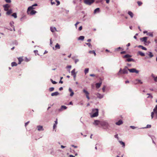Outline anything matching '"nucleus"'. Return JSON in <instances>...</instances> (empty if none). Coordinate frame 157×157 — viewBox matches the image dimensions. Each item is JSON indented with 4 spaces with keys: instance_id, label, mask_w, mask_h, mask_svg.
Returning a JSON list of instances; mask_svg holds the SVG:
<instances>
[{
    "instance_id": "49",
    "label": "nucleus",
    "mask_w": 157,
    "mask_h": 157,
    "mask_svg": "<svg viewBox=\"0 0 157 157\" xmlns=\"http://www.w3.org/2000/svg\"><path fill=\"white\" fill-rule=\"evenodd\" d=\"M151 127V125L147 124L146 127L144 128H150Z\"/></svg>"
},
{
    "instance_id": "14",
    "label": "nucleus",
    "mask_w": 157,
    "mask_h": 157,
    "mask_svg": "<svg viewBox=\"0 0 157 157\" xmlns=\"http://www.w3.org/2000/svg\"><path fill=\"white\" fill-rule=\"evenodd\" d=\"M34 7V6H33V5H32V6H30L28 8L27 11V13H29V12L31 10L35 9V8Z\"/></svg>"
},
{
    "instance_id": "20",
    "label": "nucleus",
    "mask_w": 157,
    "mask_h": 157,
    "mask_svg": "<svg viewBox=\"0 0 157 157\" xmlns=\"http://www.w3.org/2000/svg\"><path fill=\"white\" fill-rule=\"evenodd\" d=\"M101 83H102L101 82L100 83H96V88H99L100 87V86L101 84Z\"/></svg>"
},
{
    "instance_id": "52",
    "label": "nucleus",
    "mask_w": 157,
    "mask_h": 157,
    "mask_svg": "<svg viewBox=\"0 0 157 157\" xmlns=\"http://www.w3.org/2000/svg\"><path fill=\"white\" fill-rule=\"evenodd\" d=\"M130 128L132 129H135L136 128V127H135L133 126H130Z\"/></svg>"
},
{
    "instance_id": "28",
    "label": "nucleus",
    "mask_w": 157,
    "mask_h": 157,
    "mask_svg": "<svg viewBox=\"0 0 157 157\" xmlns=\"http://www.w3.org/2000/svg\"><path fill=\"white\" fill-rule=\"evenodd\" d=\"M84 38V37L83 36H80L78 38L79 40H83Z\"/></svg>"
},
{
    "instance_id": "16",
    "label": "nucleus",
    "mask_w": 157,
    "mask_h": 157,
    "mask_svg": "<svg viewBox=\"0 0 157 157\" xmlns=\"http://www.w3.org/2000/svg\"><path fill=\"white\" fill-rule=\"evenodd\" d=\"M116 124L118 125H120L123 124L122 121L121 120H119L118 122L116 123Z\"/></svg>"
},
{
    "instance_id": "56",
    "label": "nucleus",
    "mask_w": 157,
    "mask_h": 157,
    "mask_svg": "<svg viewBox=\"0 0 157 157\" xmlns=\"http://www.w3.org/2000/svg\"><path fill=\"white\" fill-rule=\"evenodd\" d=\"M79 61V60L78 59H75V63L76 64L77 62Z\"/></svg>"
},
{
    "instance_id": "12",
    "label": "nucleus",
    "mask_w": 157,
    "mask_h": 157,
    "mask_svg": "<svg viewBox=\"0 0 157 157\" xmlns=\"http://www.w3.org/2000/svg\"><path fill=\"white\" fill-rule=\"evenodd\" d=\"M95 95L97 96L98 98H99V99H101L104 96V94H101L100 93H96Z\"/></svg>"
},
{
    "instance_id": "19",
    "label": "nucleus",
    "mask_w": 157,
    "mask_h": 157,
    "mask_svg": "<svg viewBox=\"0 0 157 157\" xmlns=\"http://www.w3.org/2000/svg\"><path fill=\"white\" fill-rule=\"evenodd\" d=\"M69 91L71 92V94H70V96H73V95L74 94V93L73 91H72V89L70 88H69Z\"/></svg>"
},
{
    "instance_id": "7",
    "label": "nucleus",
    "mask_w": 157,
    "mask_h": 157,
    "mask_svg": "<svg viewBox=\"0 0 157 157\" xmlns=\"http://www.w3.org/2000/svg\"><path fill=\"white\" fill-rule=\"evenodd\" d=\"M148 37H143L140 38V40L142 42H144V44L145 45L146 44L147 40V39Z\"/></svg>"
},
{
    "instance_id": "13",
    "label": "nucleus",
    "mask_w": 157,
    "mask_h": 157,
    "mask_svg": "<svg viewBox=\"0 0 157 157\" xmlns=\"http://www.w3.org/2000/svg\"><path fill=\"white\" fill-rule=\"evenodd\" d=\"M67 107L64 105H62L61 107V108L59 109L58 111L59 112H61L63 109H67Z\"/></svg>"
},
{
    "instance_id": "63",
    "label": "nucleus",
    "mask_w": 157,
    "mask_h": 157,
    "mask_svg": "<svg viewBox=\"0 0 157 157\" xmlns=\"http://www.w3.org/2000/svg\"><path fill=\"white\" fill-rule=\"evenodd\" d=\"M57 6H58L60 4V3L59 1H57Z\"/></svg>"
},
{
    "instance_id": "45",
    "label": "nucleus",
    "mask_w": 157,
    "mask_h": 157,
    "mask_svg": "<svg viewBox=\"0 0 157 157\" xmlns=\"http://www.w3.org/2000/svg\"><path fill=\"white\" fill-rule=\"evenodd\" d=\"M86 44L88 45V46L90 48H91L92 47V45L90 43H86Z\"/></svg>"
},
{
    "instance_id": "42",
    "label": "nucleus",
    "mask_w": 157,
    "mask_h": 157,
    "mask_svg": "<svg viewBox=\"0 0 157 157\" xmlns=\"http://www.w3.org/2000/svg\"><path fill=\"white\" fill-rule=\"evenodd\" d=\"M147 35H148L150 36L153 37V34L152 33H148L147 34Z\"/></svg>"
},
{
    "instance_id": "44",
    "label": "nucleus",
    "mask_w": 157,
    "mask_h": 157,
    "mask_svg": "<svg viewBox=\"0 0 157 157\" xmlns=\"http://www.w3.org/2000/svg\"><path fill=\"white\" fill-rule=\"evenodd\" d=\"M150 42L148 40H147L145 44V45H149V44L150 43Z\"/></svg>"
},
{
    "instance_id": "22",
    "label": "nucleus",
    "mask_w": 157,
    "mask_h": 157,
    "mask_svg": "<svg viewBox=\"0 0 157 157\" xmlns=\"http://www.w3.org/2000/svg\"><path fill=\"white\" fill-rule=\"evenodd\" d=\"M138 54L139 55L142 56H145V54L141 51H138Z\"/></svg>"
},
{
    "instance_id": "34",
    "label": "nucleus",
    "mask_w": 157,
    "mask_h": 157,
    "mask_svg": "<svg viewBox=\"0 0 157 157\" xmlns=\"http://www.w3.org/2000/svg\"><path fill=\"white\" fill-rule=\"evenodd\" d=\"M52 38H51L50 40V45L52 47V48H53V49L54 50H55V48L54 47H53L52 46Z\"/></svg>"
},
{
    "instance_id": "6",
    "label": "nucleus",
    "mask_w": 157,
    "mask_h": 157,
    "mask_svg": "<svg viewBox=\"0 0 157 157\" xmlns=\"http://www.w3.org/2000/svg\"><path fill=\"white\" fill-rule=\"evenodd\" d=\"M128 70L131 73H136L137 74L139 72V71L136 70V69L134 68L128 69Z\"/></svg>"
},
{
    "instance_id": "5",
    "label": "nucleus",
    "mask_w": 157,
    "mask_h": 157,
    "mask_svg": "<svg viewBox=\"0 0 157 157\" xmlns=\"http://www.w3.org/2000/svg\"><path fill=\"white\" fill-rule=\"evenodd\" d=\"M153 111L151 113V119L153 118L154 113H157V105H156L153 109Z\"/></svg>"
},
{
    "instance_id": "55",
    "label": "nucleus",
    "mask_w": 157,
    "mask_h": 157,
    "mask_svg": "<svg viewBox=\"0 0 157 157\" xmlns=\"http://www.w3.org/2000/svg\"><path fill=\"white\" fill-rule=\"evenodd\" d=\"M79 23V22H77L75 24V27L76 29L77 28V25Z\"/></svg>"
},
{
    "instance_id": "23",
    "label": "nucleus",
    "mask_w": 157,
    "mask_h": 157,
    "mask_svg": "<svg viewBox=\"0 0 157 157\" xmlns=\"http://www.w3.org/2000/svg\"><path fill=\"white\" fill-rule=\"evenodd\" d=\"M18 59L19 61L18 64H20L21 62L23 61V59L21 57L18 58Z\"/></svg>"
},
{
    "instance_id": "43",
    "label": "nucleus",
    "mask_w": 157,
    "mask_h": 157,
    "mask_svg": "<svg viewBox=\"0 0 157 157\" xmlns=\"http://www.w3.org/2000/svg\"><path fill=\"white\" fill-rule=\"evenodd\" d=\"M147 95H148L149 96L147 97V98H153V96L151 95L150 94L147 93Z\"/></svg>"
},
{
    "instance_id": "25",
    "label": "nucleus",
    "mask_w": 157,
    "mask_h": 157,
    "mask_svg": "<svg viewBox=\"0 0 157 157\" xmlns=\"http://www.w3.org/2000/svg\"><path fill=\"white\" fill-rule=\"evenodd\" d=\"M7 12L6 13L7 15H9L12 13V10L11 9H10L7 11Z\"/></svg>"
},
{
    "instance_id": "36",
    "label": "nucleus",
    "mask_w": 157,
    "mask_h": 157,
    "mask_svg": "<svg viewBox=\"0 0 157 157\" xmlns=\"http://www.w3.org/2000/svg\"><path fill=\"white\" fill-rule=\"evenodd\" d=\"M89 53H90V54H91V53H93L94 54V55L95 56H96V53L95 52V51L94 50L93 51H89Z\"/></svg>"
},
{
    "instance_id": "62",
    "label": "nucleus",
    "mask_w": 157,
    "mask_h": 157,
    "mask_svg": "<svg viewBox=\"0 0 157 157\" xmlns=\"http://www.w3.org/2000/svg\"><path fill=\"white\" fill-rule=\"evenodd\" d=\"M71 146L72 147H73L75 148H76L77 147V146H75L74 145H71Z\"/></svg>"
},
{
    "instance_id": "58",
    "label": "nucleus",
    "mask_w": 157,
    "mask_h": 157,
    "mask_svg": "<svg viewBox=\"0 0 157 157\" xmlns=\"http://www.w3.org/2000/svg\"><path fill=\"white\" fill-rule=\"evenodd\" d=\"M114 137L115 138H117V139H118V134H116L114 136Z\"/></svg>"
},
{
    "instance_id": "4",
    "label": "nucleus",
    "mask_w": 157,
    "mask_h": 157,
    "mask_svg": "<svg viewBox=\"0 0 157 157\" xmlns=\"http://www.w3.org/2000/svg\"><path fill=\"white\" fill-rule=\"evenodd\" d=\"M84 2L86 5H90L93 3L95 0H83Z\"/></svg>"
},
{
    "instance_id": "50",
    "label": "nucleus",
    "mask_w": 157,
    "mask_h": 157,
    "mask_svg": "<svg viewBox=\"0 0 157 157\" xmlns=\"http://www.w3.org/2000/svg\"><path fill=\"white\" fill-rule=\"evenodd\" d=\"M105 86H104L102 88L103 92H104L105 91Z\"/></svg>"
},
{
    "instance_id": "30",
    "label": "nucleus",
    "mask_w": 157,
    "mask_h": 157,
    "mask_svg": "<svg viewBox=\"0 0 157 157\" xmlns=\"http://www.w3.org/2000/svg\"><path fill=\"white\" fill-rule=\"evenodd\" d=\"M126 61H128V62H131V61L134 62V60L132 58H128L126 59Z\"/></svg>"
},
{
    "instance_id": "64",
    "label": "nucleus",
    "mask_w": 157,
    "mask_h": 157,
    "mask_svg": "<svg viewBox=\"0 0 157 157\" xmlns=\"http://www.w3.org/2000/svg\"><path fill=\"white\" fill-rule=\"evenodd\" d=\"M155 42L156 43V44L157 43V38H156L155 39Z\"/></svg>"
},
{
    "instance_id": "21",
    "label": "nucleus",
    "mask_w": 157,
    "mask_h": 157,
    "mask_svg": "<svg viewBox=\"0 0 157 157\" xmlns=\"http://www.w3.org/2000/svg\"><path fill=\"white\" fill-rule=\"evenodd\" d=\"M137 47L139 48H141L142 49L145 50H147V49L145 47L143 46L142 45H139L137 46Z\"/></svg>"
},
{
    "instance_id": "15",
    "label": "nucleus",
    "mask_w": 157,
    "mask_h": 157,
    "mask_svg": "<svg viewBox=\"0 0 157 157\" xmlns=\"http://www.w3.org/2000/svg\"><path fill=\"white\" fill-rule=\"evenodd\" d=\"M37 13V12L33 10H31L29 12V13L28 14H30L31 15H33Z\"/></svg>"
},
{
    "instance_id": "9",
    "label": "nucleus",
    "mask_w": 157,
    "mask_h": 157,
    "mask_svg": "<svg viewBox=\"0 0 157 157\" xmlns=\"http://www.w3.org/2000/svg\"><path fill=\"white\" fill-rule=\"evenodd\" d=\"M36 128L38 131H43L44 130V129L42 126L40 125H38L37 126Z\"/></svg>"
},
{
    "instance_id": "54",
    "label": "nucleus",
    "mask_w": 157,
    "mask_h": 157,
    "mask_svg": "<svg viewBox=\"0 0 157 157\" xmlns=\"http://www.w3.org/2000/svg\"><path fill=\"white\" fill-rule=\"evenodd\" d=\"M5 0L7 3H10L11 2V0Z\"/></svg>"
},
{
    "instance_id": "60",
    "label": "nucleus",
    "mask_w": 157,
    "mask_h": 157,
    "mask_svg": "<svg viewBox=\"0 0 157 157\" xmlns=\"http://www.w3.org/2000/svg\"><path fill=\"white\" fill-rule=\"evenodd\" d=\"M90 76L91 77H94L95 76V75L94 74H91L90 75Z\"/></svg>"
},
{
    "instance_id": "33",
    "label": "nucleus",
    "mask_w": 157,
    "mask_h": 157,
    "mask_svg": "<svg viewBox=\"0 0 157 157\" xmlns=\"http://www.w3.org/2000/svg\"><path fill=\"white\" fill-rule=\"evenodd\" d=\"M17 64L15 62H13L11 63L12 67L16 66Z\"/></svg>"
},
{
    "instance_id": "37",
    "label": "nucleus",
    "mask_w": 157,
    "mask_h": 157,
    "mask_svg": "<svg viewBox=\"0 0 157 157\" xmlns=\"http://www.w3.org/2000/svg\"><path fill=\"white\" fill-rule=\"evenodd\" d=\"M119 143H120V144L122 145V147H124L125 146V143L122 141H119Z\"/></svg>"
},
{
    "instance_id": "3",
    "label": "nucleus",
    "mask_w": 157,
    "mask_h": 157,
    "mask_svg": "<svg viewBox=\"0 0 157 157\" xmlns=\"http://www.w3.org/2000/svg\"><path fill=\"white\" fill-rule=\"evenodd\" d=\"M101 125L104 129L107 128L109 126L108 123L105 121H101Z\"/></svg>"
},
{
    "instance_id": "17",
    "label": "nucleus",
    "mask_w": 157,
    "mask_h": 157,
    "mask_svg": "<svg viewBox=\"0 0 157 157\" xmlns=\"http://www.w3.org/2000/svg\"><path fill=\"white\" fill-rule=\"evenodd\" d=\"M151 77L154 79L155 82H157V76H155L153 74H152L151 75Z\"/></svg>"
},
{
    "instance_id": "24",
    "label": "nucleus",
    "mask_w": 157,
    "mask_h": 157,
    "mask_svg": "<svg viewBox=\"0 0 157 157\" xmlns=\"http://www.w3.org/2000/svg\"><path fill=\"white\" fill-rule=\"evenodd\" d=\"M100 11L99 8H97L94 11V14H95L97 13H99Z\"/></svg>"
},
{
    "instance_id": "35",
    "label": "nucleus",
    "mask_w": 157,
    "mask_h": 157,
    "mask_svg": "<svg viewBox=\"0 0 157 157\" xmlns=\"http://www.w3.org/2000/svg\"><path fill=\"white\" fill-rule=\"evenodd\" d=\"M55 48L56 49H59L60 48V46L58 43H57L55 45Z\"/></svg>"
},
{
    "instance_id": "27",
    "label": "nucleus",
    "mask_w": 157,
    "mask_h": 157,
    "mask_svg": "<svg viewBox=\"0 0 157 157\" xmlns=\"http://www.w3.org/2000/svg\"><path fill=\"white\" fill-rule=\"evenodd\" d=\"M128 14L131 17V18L133 17V14L132 12H131L130 11H129L128 12Z\"/></svg>"
},
{
    "instance_id": "48",
    "label": "nucleus",
    "mask_w": 157,
    "mask_h": 157,
    "mask_svg": "<svg viewBox=\"0 0 157 157\" xmlns=\"http://www.w3.org/2000/svg\"><path fill=\"white\" fill-rule=\"evenodd\" d=\"M137 3L138 5L139 6H141L142 4V3L141 2H140V1H138Z\"/></svg>"
},
{
    "instance_id": "11",
    "label": "nucleus",
    "mask_w": 157,
    "mask_h": 157,
    "mask_svg": "<svg viewBox=\"0 0 157 157\" xmlns=\"http://www.w3.org/2000/svg\"><path fill=\"white\" fill-rule=\"evenodd\" d=\"M3 7L4 8V10L7 11L8 10V9L9 8L10 6L8 4H6L4 5Z\"/></svg>"
},
{
    "instance_id": "26",
    "label": "nucleus",
    "mask_w": 157,
    "mask_h": 157,
    "mask_svg": "<svg viewBox=\"0 0 157 157\" xmlns=\"http://www.w3.org/2000/svg\"><path fill=\"white\" fill-rule=\"evenodd\" d=\"M50 30L52 32H54L55 31H56V29L55 27H51Z\"/></svg>"
},
{
    "instance_id": "32",
    "label": "nucleus",
    "mask_w": 157,
    "mask_h": 157,
    "mask_svg": "<svg viewBox=\"0 0 157 157\" xmlns=\"http://www.w3.org/2000/svg\"><path fill=\"white\" fill-rule=\"evenodd\" d=\"M131 57V56L127 54H126V55L124 56H123V58H128L130 57Z\"/></svg>"
},
{
    "instance_id": "10",
    "label": "nucleus",
    "mask_w": 157,
    "mask_h": 157,
    "mask_svg": "<svg viewBox=\"0 0 157 157\" xmlns=\"http://www.w3.org/2000/svg\"><path fill=\"white\" fill-rule=\"evenodd\" d=\"M134 83L135 84H138L139 83L141 84L143 83V82L141 81V80L139 79H136L134 82Z\"/></svg>"
},
{
    "instance_id": "53",
    "label": "nucleus",
    "mask_w": 157,
    "mask_h": 157,
    "mask_svg": "<svg viewBox=\"0 0 157 157\" xmlns=\"http://www.w3.org/2000/svg\"><path fill=\"white\" fill-rule=\"evenodd\" d=\"M56 124H54L53 126V129L54 130L56 128Z\"/></svg>"
},
{
    "instance_id": "40",
    "label": "nucleus",
    "mask_w": 157,
    "mask_h": 157,
    "mask_svg": "<svg viewBox=\"0 0 157 157\" xmlns=\"http://www.w3.org/2000/svg\"><path fill=\"white\" fill-rule=\"evenodd\" d=\"M14 22L12 21L11 22H10V25L12 28H14V25H13V24H14Z\"/></svg>"
},
{
    "instance_id": "57",
    "label": "nucleus",
    "mask_w": 157,
    "mask_h": 157,
    "mask_svg": "<svg viewBox=\"0 0 157 157\" xmlns=\"http://www.w3.org/2000/svg\"><path fill=\"white\" fill-rule=\"evenodd\" d=\"M76 74L72 75L73 76L74 79V80H75Z\"/></svg>"
},
{
    "instance_id": "8",
    "label": "nucleus",
    "mask_w": 157,
    "mask_h": 157,
    "mask_svg": "<svg viewBox=\"0 0 157 157\" xmlns=\"http://www.w3.org/2000/svg\"><path fill=\"white\" fill-rule=\"evenodd\" d=\"M101 121L95 120L94 121V122L93 123V124L95 126L98 125H101Z\"/></svg>"
},
{
    "instance_id": "29",
    "label": "nucleus",
    "mask_w": 157,
    "mask_h": 157,
    "mask_svg": "<svg viewBox=\"0 0 157 157\" xmlns=\"http://www.w3.org/2000/svg\"><path fill=\"white\" fill-rule=\"evenodd\" d=\"M75 69H74L71 71V74L72 75L76 74V73L75 72Z\"/></svg>"
},
{
    "instance_id": "1",
    "label": "nucleus",
    "mask_w": 157,
    "mask_h": 157,
    "mask_svg": "<svg viewBox=\"0 0 157 157\" xmlns=\"http://www.w3.org/2000/svg\"><path fill=\"white\" fill-rule=\"evenodd\" d=\"M92 114L91 117L92 118L96 117L98 115V109H92Z\"/></svg>"
},
{
    "instance_id": "39",
    "label": "nucleus",
    "mask_w": 157,
    "mask_h": 157,
    "mask_svg": "<svg viewBox=\"0 0 157 157\" xmlns=\"http://www.w3.org/2000/svg\"><path fill=\"white\" fill-rule=\"evenodd\" d=\"M11 16L13 17L14 18H17V13H13Z\"/></svg>"
},
{
    "instance_id": "61",
    "label": "nucleus",
    "mask_w": 157,
    "mask_h": 157,
    "mask_svg": "<svg viewBox=\"0 0 157 157\" xmlns=\"http://www.w3.org/2000/svg\"><path fill=\"white\" fill-rule=\"evenodd\" d=\"M29 121H28L27 122H26L25 124V127H26V126L28 125V124H29Z\"/></svg>"
},
{
    "instance_id": "2",
    "label": "nucleus",
    "mask_w": 157,
    "mask_h": 157,
    "mask_svg": "<svg viewBox=\"0 0 157 157\" xmlns=\"http://www.w3.org/2000/svg\"><path fill=\"white\" fill-rule=\"evenodd\" d=\"M128 69H129L127 67L125 66L124 68L122 70L121 68L120 69L119 71V72L118 73V75H119L120 74H128Z\"/></svg>"
},
{
    "instance_id": "18",
    "label": "nucleus",
    "mask_w": 157,
    "mask_h": 157,
    "mask_svg": "<svg viewBox=\"0 0 157 157\" xmlns=\"http://www.w3.org/2000/svg\"><path fill=\"white\" fill-rule=\"evenodd\" d=\"M59 94V93L58 92H55L51 94V96H56Z\"/></svg>"
},
{
    "instance_id": "51",
    "label": "nucleus",
    "mask_w": 157,
    "mask_h": 157,
    "mask_svg": "<svg viewBox=\"0 0 157 157\" xmlns=\"http://www.w3.org/2000/svg\"><path fill=\"white\" fill-rule=\"evenodd\" d=\"M121 48L120 47H119L117 48H115V51H118L119 50L121 49Z\"/></svg>"
},
{
    "instance_id": "46",
    "label": "nucleus",
    "mask_w": 157,
    "mask_h": 157,
    "mask_svg": "<svg viewBox=\"0 0 157 157\" xmlns=\"http://www.w3.org/2000/svg\"><path fill=\"white\" fill-rule=\"evenodd\" d=\"M54 88L53 87H51L49 89V90L51 92L54 90Z\"/></svg>"
},
{
    "instance_id": "38",
    "label": "nucleus",
    "mask_w": 157,
    "mask_h": 157,
    "mask_svg": "<svg viewBox=\"0 0 157 157\" xmlns=\"http://www.w3.org/2000/svg\"><path fill=\"white\" fill-rule=\"evenodd\" d=\"M89 69L88 68H86L84 70V73L85 74H87L89 71Z\"/></svg>"
},
{
    "instance_id": "41",
    "label": "nucleus",
    "mask_w": 157,
    "mask_h": 157,
    "mask_svg": "<svg viewBox=\"0 0 157 157\" xmlns=\"http://www.w3.org/2000/svg\"><path fill=\"white\" fill-rule=\"evenodd\" d=\"M148 55L151 58L153 56V55L152 53L151 52H149V54H148Z\"/></svg>"
},
{
    "instance_id": "47",
    "label": "nucleus",
    "mask_w": 157,
    "mask_h": 157,
    "mask_svg": "<svg viewBox=\"0 0 157 157\" xmlns=\"http://www.w3.org/2000/svg\"><path fill=\"white\" fill-rule=\"evenodd\" d=\"M50 80L51 81V82H52L53 84H56L57 83V82H56V81H53L52 79H50Z\"/></svg>"
},
{
    "instance_id": "59",
    "label": "nucleus",
    "mask_w": 157,
    "mask_h": 157,
    "mask_svg": "<svg viewBox=\"0 0 157 157\" xmlns=\"http://www.w3.org/2000/svg\"><path fill=\"white\" fill-rule=\"evenodd\" d=\"M82 26H80V27H79L78 28L79 30V31L81 30L82 29Z\"/></svg>"
},
{
    "instance_id": "31",
    "label": "nucleus",
    "mask_w": 157,
    "mask_h": 157,
    "mask_svg": "<svg viewBox=\"0 0 157 157\" xmlns=\"http://www.w3.org/2000/svg\"><path fill=\"white\" fill-rule=\"evenodd\" d=\"M83 91L84 93L86 95H88L89 94V93L85 89H83Z\"/></svg>"
}]
</instances>
